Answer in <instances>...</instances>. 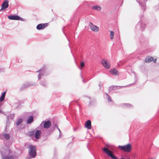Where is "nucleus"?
<instances>
[{"instance_id": "21", "label": "nucleus", "mask_w": 159, "mask_h": 159, "mask_svg": "<svg viewBox=\"0 0 159 159\" xmlns=\"http://www.w3.org/2000/svg\"><path fill=\"white\" fill-rule=\"evenodd\" d=\"M34 120L33 116H30L28 118L27 120V124H30L32 123Z\"/></svg>"}, {"instance_id": "4", "label": "nucleus", "mask_w": 159, "mask_h": 159, "mask_svg": "<svg viewBox=\"0 0 159 159\" xmlns=\"http://www.w3.org/2000/svg\"><path fill=\"white\" fill-rule=\"evenodd\" d=\"M118 148L121 150L127 153L130 152L132 149V146L130 143L124 146L119 145Z\"/></svg>"}, {"instance_id": "27", "label": "nucleus", "mask_w": 159, "mask_h": 159, "mask_svg": "<svg viewBox=\"0 0 159 159\" xmlns=\"http://www.w3.org/2000/svg\"><path fill=\"white\" fill-rule=\"evenodd\" d=\"M28 86H36L37 84L35 83H34L33 82H28Z\"/></svg>"}, {"instance_id": "46", "label": "nucleus", "mask_w": 159, "mask_h": 159, "mask_svg": "<svg viewBox=\"0 0 159 159\" xmlns=\"http://www.w3.org/2000/svg\"><path fill=\"white\" fill-rule=\"evenodd\" d=\"M143 15H140V18H141L143 17Z\"/></svg>"}, {"instance_id": "2", "label": "nucleus", "mask_w": 159, "mask_h": 159, "mask_svg": "<svg viewBox=\"0 0 159 159\" xmlns=\"http://www.w3.org/2000/svg\"><path fill=\"white\" fill-rule=\"evenodd\" d=\"M47 69V66L46 65H43L39 70L36 71L37 72H39V74L38 76V78L39 80L41 79L39 82L40 84L44 87H46L47 83L46 80L43 77L44 76H46L48 75L46 73V70Z\"/></svg>"}, {"instance_id": "33", "label": "nucleus", "mask_w": 159, "mask_h": 159, "mask_svg": "<svg viewBox=\"0 0 159 159\" xmlns=\"http://www.w3.org/2000/svg\"><path fill=\"white\" fill-rule=\"evenodd\" d=\"M134 75H135V79H134V82H135L134 83H133V84H130L129 85H132V84H134L135 83H136L137 81V78L136 77V75L135 74H134Z\"/></svg>"}, {"instance_id": "43", "label": "nucleus", "mask_w": 159, "mask_h": 159, "mask_svg": "<svg viewBox=\"0 0 159 159\" xmlns=\"http://www.w3.org/2000/svg\"><path fill=\"white\" fill-rule=\"evenodd\" d=\"M55 124H54V125H53L52 126V127L51 128V129H53V128H55V127H56V126H55Z\"/></svg>"}, {"instance_id": "12", "label": "nucleus", "mask_w": 159, "mask_h": 159, "mask_svg": "<svg viewBox=\"0 0 159 159\" xmlns=\"http://www.w3.org/2000/svg\"><path fill=\"white\" fill-rule=\"evenodd\" d=\"M47 25V23L39 24L37 26L36 29L39 30H40L44 29Z\"/></svg>"}, {"instance_id": "9", "label": "nucleus", "mask_w": 159, "mask_h": 159, "mask_svg": "<svg viewBox=\"0 0 159 159\" xmlns=\"http://www.w3.org/2000/svg\"><path fill=\"white\" fill-rule=\"evenodd\" d=\"M136 28L139 29L140 30L143 31L145 27V25L140 21L136 25Z\"/></svg>"}, {"instance_id": "45", "label": "nucleus", "mask_w": 159, "mask_h": 159, "mask_svg": "<svg viewBox=\"0 0 159 159\" xmlns=\"http://www.w3.org/2000/svg\"><path fill=\"white\" fill-rule=\"evenodd\" d=\"M78 129L77 128H73L74 131H75L77 129Z\"/></svg>"}, {"instance_id": "16", "label": "nucleus", "mask_w": 159, "mask_h": 159, "mask_svg": "<svg viewBox=\"0 0 159 159\" xmlns=\"http://www.w3.org/2000/svg\"><path fill=\"white\" fill-rule=\"evenodd\" d=\"M54 128H53L52 129H50L46 131V132L45 133L46 135L44 136L45 140L47 139L48 136L50 134L54 131Z\"/></svg>"}, {"instance_id": "48", "label": "nucleus", "mask_w": 159, "mask_h": 159, "mask_svg": "<svg viewBox=\"0 0 159 159\" xmlns=\"http://www.w3.org/2000/svg\"><path fill=\"white\" fill-rule=\"evenodd\" d=\"M121 1H122V3H121V4H122L123 3V0H121Z\"/></svg>"}, {"instance_id": "42", "label": "nucleus", "mask_w": 159, "mask_h": 159, "mask_svg": "<svg viewBox=\"0 0 159 159\" xmlns=\"http://www.w3.org/2000/svg\"><path fill=\"white\" fill-rule=\"evenodd\" d=\"M89 98L90 99V101L89 102V104L90 105L92 104V102L91 101V100L90 99V98Z\"/></svg>"}, {"instance_id": "55", "label": "nucleus", "mask_w": 159, "mask_h": 159, "mask_svg": "<svg viewBox=\"0 0 159 159\" xmlns=\"http://www.w3.org/2000/svg\"><path fill=\"white\" fill-rule=\"evenodd\" d=\"M95 159H96L95 158Z\"/></svg>"}, {"instance_id": "40", "label": "nucleus", "mask_w": 159, "mask_h": 159, "mask_svg": "<svg viewBox=\"0 0 159 159\" xmlns=\"http://www.w3.org/2000/svg\"><path fill=\"white\" fill-rule=\"evenodd\" d=\"M81 77L83 79V80H82V81L84 83H85L86 82H87V81H88V80H86V81H84V80L83 79V76L81 75Z\"/></svg>"}, {"instance_id": "3", "label": "nucleus", "mask_w": 159, "mask_h": 159, "mask_svg": "<svg viewBox=\"0 0 159 159\" xmlns=\"http://www.w3.org/2000/svg\"><path fill=\"white\" fill-rule=\"evenodd\" d=\"M29 154L30 157L28 159L35 158L37 155L36 147L35 146L30 145L29 146Z\"/></svg>"}, {"instance_id": "19", "label": "nucleus", "mask_w": 159, "mask_h": 159, "mask_svg": "<svg viewBox=\"0 0 159 159\" xmlns=\"http://www.w3.org/2000/svg\"><path fill=\"white\" fill-rule=\"evenodd\" d=\"M153 60V58L151 57H147L146 58L145 61V62L147 63H149L152 61Z\"/></svg>"}, {"instance_id": "22", "label": "nucleus", "mask_w": 159, "mask_h": 159, "mask_svg": "<svg viewBox=\"0 0 159 159\" xmlns=\"http://www.w3.org/2000/svg\"><path fill=\"white\" fill-rule=\"evenodd\" d=\"M122 106L125 108H132L133 105L129 103H123Z\"/></svg>"}, {"instance_id": "50", "label": "nucleus", "mask_w": 159, "mask_h": 159, "mask_svg": "<svg viewBox=\"0 0 159 159\" xmlns=\"http://www.w3.org/2000/svg\"><path fill=\"white\" fill-rule=\"evenodd\" d=\"M152 158V159H156V157H155V158L154 157V158Z\"/></svg>"}, {"instance_id": "11", "label": "nucleus", "mask_w": 159, "mask_h": 159, "mask_svg": "<svg viewBox=\"0 0 159 159\" xmlns=\"http://www.w3.org/2000/svg\"><path fill=\"white\" fill-rule=\"evenodd\" d=\"M89 25L90 27L91 30L93 31L98 32V27L96 25H94L92 23L90 22L89 23Z\"/></svg>"}, {"instance_id": "39", "label": "nucleus", "mask_w": 159, "mask_h": 159, "mask_svg": "<svg viewBox=\"0 0 159 159\" xmlns=\"http://www.w3.org/2000/svg\"><path fill=\"white\" fill-rule=\"evenodd\" d=\"M4 71V70L3 68H0V72H3Z\"/></svg>"}, {"instance_id": "14", "label": "nucleus", "mask_w": 159, "mask_h": 159, "mask_svg": "<svg viewBox=\"0 0 159 159\" xmlns=\"http://www.w3.org/2000/svg\"><path fill=\"white\" fill-rule=\"evenodd\" d=\"M41 133V130L39 129L37 130L35 132H34V137L36 139H38L40 138Z\"/></svg>"}, {"instance_id": "47", "label": "nucleus", "mask_w": 159, "mask_h": 159, "mask_svg": "<svg viewBox=\"0 0 159 159\" xmlns=\"http://www.w3.org/2000/svg\"><path fill=\"white\" fill-rule=\"evenodd\" d=\"M61 134H60H60H59V137H60V136H61Z\"/></svg>"}, {"instance_id": "37", "label": "nucleus", "mask_w": 159, "mask_h": 159, "mask_svg": "<svg viewBox=\"0 0 159 159\" xmlns=\"http://www.w3.org/2000/svg\"><path fill=\"white\" fill-rule=\"evenodd\" d=\"M55 126H56V127H57V129H58V130H59V133H60V134H61V130H60V129L58 127V126L57 125V124H55Z\"/></svg>"}, {"instance_id": "31", "label": "nucleus", "mask_w": 159, "mask_h": 159, "mask_svg": "<svg viewBox=\"0 0 159 159\" xmlns=\"http://www.w3.org/2000/svg\"><path fill=\"white\" fill-rule=\"evenodd\" d=\"M16 62L19 63H21L22 62V60L19 57H17L16 58Z\"/></svg>"}, {"instance_id": "17", "label": "nucleus", "mask_w": 159, "mask_h": 159, "mask_svg": "<svg viewBox=\"0 0 159 159\" xmlns=\"http://www.w3.org/2000/svg\"><path fill=\"white\" fill-rule=\"evenodd\" d=\"M4 137V138L6 140H8L10 138V136L8 134H5L4 133L3 134H1L0 135V137L2 138V137Z\"/></svg>"}, {"instance_id": "23", "label": "nucleus", "mask_w": 159, "mask_h": 159, "mask_svg": "<svg viewBox=\"0 0 159 159\" xmlns=\"http://www.w3.org/2000/svg\"><path fill=\"white\" fill-rule=\"evenodd\" d=\"M23 120L22 118H20L18 119L16 122V126H18L20 125L23 122Z\"/></svg>"}, {"instance_id": "25", "label": "nucleus", "mask_w": 159, "mask_h": 159, "mask_svg": "<svg viewBox=\"0 0 159 159\" xmlns=\"http://www.w3.org/2000/svg\"><path fill=\"white\" fill-rule=\"evenodd\" d=\"M6 116H7V120L8 121L9 119H12L14 117L15 114H11L10 115L7 116L5 114H4Z\"/></svg>"}, {"instance_id": "26", "label": "nucleus", "mask_w": 159, "mask_h": 159, "mask_svg": "<svg viewBox=\"0 0 159 159\" xmlns=\"http://www.w3.org/2000/svg\"><path fill=\"white\" fill-rule=\"evenodd\" d=\"M35 131V130H34L32 131H30L28 132V135L30 137H31L33 136L34 134V132Z\"/></svg>"}, {"instance_id": "54", "label": "nucleus", "mask_w": 159, "mask_h": 159, "mask_svg": "<svg viewBox=\"0 0 159 159\" xmlns=\"http://www.w3.org/2000/svg\"><path fill=\"white\" fill-rule=\"evenodd\" d=\"M143 42H144V40H143Z\"/></svg>"}, {"instance_id": "28", "label": "nucleus", "mask_w": 159, "mask_h": 159, "mask_svg": "<svg viewBox=\"0 0 159 159\" xmlns=\"http://www.w3.org/2000/svg\"><path fill=\"white\" fill-rule=\"evenodd\" d=\"M105 94H106L107 97V99L108 102H112L110 96L108 94L106 93H105Z\"/></svg>"}, {"instance_id": "6", "label": "nucleus", "mask_w": 159, "mask_h": 159, "mask_svg": "<svg viewBox=\"0 0 159 159\" xmlns=\"http://www.w3.org/2000/svg\"><path fill=\"white\" fill-rule=\"evenodd\" d=\"M136 1L141 7L143 11H144L146 10V3L147 0H136Z\"/></svg>"}, {"instance_id": "38", "label": "nucleus", "mask_w": 159, "mask_h": 159, "mask_svg": "<svg viewBox=\"0 0 159 159\" xmlns=\"http://www.w3.org/2000/svg\"><path fill=\"white\" fill-rule=\"evenodd\" d=\"M128 85H126V86H118V88H119V89H121L123 87H127L128 86Z\"/></svg>"}, {"instance_id": "36", "label": "nucleus", "mask_w": 159, "mask_h": 159, "mask_svg": "<svg viewBox=\"0 0 159 159\" xmlns=\"http://www.w3.org/2000/svg\"><path fill=\"white\" fill-rule=\"evenodd\" d=\"M103 84L102 83H99L98 84V86L99 87L100 89H101V87L102 86Z\"/></svg>"}, {"instance_id": "13", "label": "nucleus", "mask_w": 159, "mask_h": 159, "mask_svg": "<svg viewBox=\"0 0 159 159\" xmlns=\"http://www.w3.org/2000/svg\"><path fill=\"white\" fill-rule=\"evenodd\" d=\"M85 126L88 129H91V122L90 120H88L85 122Z\"/></svg>"}, {"instance_id": "1", "label": "nucleus", "mask_w": 159, "mask_h": 159, "mask_svg": "<svg viewBox=\"0 0 159 159\" xmlns=\"http://www.w3.org/2000/svg\"><path fill=\"white\" fill-rule=\"evenodd\" d=\"M0 153L2 159H16L15 155L12 154V151L6 146H0Z\"/></svg>"}, {"instance_id": "30", "label": "nucleus", "mask_w": 159, "mask_h": 159, "mask_svg": "<svg viewBox=\"0 0 159 159\" xmlns=\"http://www.w3.org/2000/svg\"><path fill=\"white\" fill-rule=\"evenodd\" d=\"M110 38L111 39H113V36L114 34V33L113 31H110Z\"/></svg>"}, {"instance_id": "51", "label": "nucleus", "mask_w": 159, "mask_h": 159, "mask_svg": "<svg viewBox=\"0 0 159 159\" xmlns=\"http://www.w3.org/2000/svg\"><path fill=\"white\" fill-rule=\"evenodd\" d=\"M65 28V27H63V29H62V30H63L64 28Z\"/></svg>"}, {"instance_id": "35", "label": "nucleus", "mask_w": 159, "mask_h": 159, "mask_svg": "<svg viewBox=\"0 0 159 159\" xmlns=\"http://www.w3.org/2000/svg\"><path fill=\"white\" fill-rule=\"evenodd\" d=\"M85 64L83 62H81L80 63V66L81 67H83L84 66Z\"/></svg>"}, {"instance_id": "32", "label": "nucleus", "mask_w": 159, "mask_h": 159, "mask_svg": "<svg viewBox=\"0 0 159 159\" xmlns=\"http://www.w3.org/2000/svg\"><path fill=\"white\" fill-rule=\"evenodd\" d=\"M114 90V89L112 86H110L108 88V91L109 93H110L112 91Z\"/></svg>"}, {"instance_id": "8", "label": "nucleus", "mask_w": 159, "mask_h": 159, "mask_svg": "<svg viewBox=\"0 0 159 159\" xmlns=\"http://www.w3.org/2000/svg\"><path fill=\"white\" fill-rule=\"evenodd\" d=\"M101 63L105 68L108 69L110 68L111 64L108 60L102 59L101 61Z\"/></svg>"}, {"instance_id": "52", "label": "nucleus", "mask_w": 159, "mask_h": 159, "mask_svg": "<svg viewBox=\"0 0 159 159\" xmlns=\"http://www.w3.org/2000/svg\"><path fill=\"white\" fill-rule=\"evenodd\" d=\"M2 104H1L0 103V107L1 106Z\"/></svg>"}, {"instance_id": "24", "label": "nucleus", "mask_w": 159, "mask_h": 159, "mask_svg": "<svg viewBox=\"0 0 159 159\" xmlns=\"http://www.w3.org/2000/svg\"><path fill=\"white\" fill-rule=\"evenodd\" d=\"M92 9L93 10H95L97 11H100L101 9V7L98 5L93 6L92 7Z\"/></svg>"}, {"instance_id": "34", "label": "nucleus", "mask_w": 159, "mask_h": 159, "mask_svg": "<svg viewBox=\"0 0 159 159\" xmlns=\"http://www.w3.org/2000/svg\"><path fill=\"white\" fill-rule=\"evenodd\" d=\"M112 86L113 87L114 90H115L116 89H119L118 87V86L114 85V86Z\"/></svg>"}, {"instance_id": "18", "label": "nucleus", "mask_w": 159, "mask_h": 159, "mask_svg": "<svg viewBox=\"0 0 159 159\" xmlns=\"http://www.w3.org/2000/svg\"><path fill=\"white\" fill-rule=\"evenodd\" d=\"M6 93V91L4 92H3L2 93V94L0 97V102H2L4 100L5 98Z\"/></svg>"}, {"instance_id": "20", "label": "nucleus", "mask_w": 159, "mask_h": 159, "mask_svg": "<svg viewBox=\"0 0 159 159\" xmlns=\"http://www.w3.org/2000/svg\"><path fill=\"white\" fill-rule=\"evenodd\" d=\"M29 87L28 82L24 83L20 88L21 90H23Z\"/></svg>"}, {"instance_id": "49", "label": "nucleus", "mask_w": 159, "mask_h": 159, "mask_svg": "<svg viewBox=\"0 0 159 159\" xmlns=\"http://www.w3.org/2000/svg\"><path fill=\"white\" fill-rule=\"evenodd\" d=\"M71 104V103H70L69 105V106H70V105Z\"/></svg>"}, {"instance_id": "44", "label": "nucleus", "mask_w": 159, "mask_h": 159, "mask_svg": "<svg viewBox=\"0 0 159 159\" xmlns=\"http://www.w3.org/2000/svg\"><path fill=\"white\" fill-rule=\"evenodd\" d=\"M156 61H157V60H156V59H155L153 60V62L154 63H156Z\"/></svg>"}, {"instance_id": "15", "label": "nucleus", "mask_w": 159, "mask_h": 159, "mask_svg": "<svg viewBox=\"0 0 159 159\" xmlns=\"http://www.w3.org/2000/svg\"><path fill=\"white\" fill-rule=\"evenodd\" d=\"M110 72L112 75H119V73L117 70L115 68H113L111 69L109 71Z\"/></svg>"}, {"instance_id": "29", "label": "nucleus", "mask_w": 159, "mask_h": 159, "mask_svg": "<svg viewBox=\"0 0 159 159\" xmlns=\"http://www.w3.org/2000/svg\"><path fill=\"white\" fill-rule=\"evenodd\" d=\"M10 124V122L9 121V120H7V122H6V128L5 129V131H6V129L9 126Z\"/></svg>"}, {"instance_id": "53", "label": "nucleus", "mask_w": 159, "mask_h": 159, "mask_svg": "<svg viewBox=\"0 0 159 159\" xmlns=\"http://www.w3.org/2000/svg\"><path fill=\"white\" fill-rule=\"evenodd\" d=\"M1 110H0V112H1Z\"/></svg>"}, {"instance_id": "7", "label": "nucleus", "mask_w": 159, "mask_h": 159, "mask_svg": "<svg viewBox=\"0 0 159 159\" xmlns=\"http://www.w3.org/2000/svg\"><path fill=\"white\" fill-rule=\"evenodd\" d=\"M8 19L14 20H20L22 21H24V19L17 15H11L8 16Z\"/></svg>"}, {"instance_id": "5", "label": "nucleus", "mask_w": 159, "mask_h": 159, "mask_svg": "<svg viewBox=\"0 0 159 159\" xmlns=\"http://www.w3.org/2000/svg\"><path fill=\"white\" fill-rule=\"evenodd\" d=\"M43 124V127L45 129H48L50 128L51 125V122L50 120H47V121H43L40 125L37 128L38 129H41L43 128L42 124Z\"/></svg>"}, {"instance_id": "10", "label": "nucleus", "mask_w": 159, "mask_h": 159, "mask_svg": "<svg viewBox=\"0 0 159 159\" xmlns=\"http://www.w3.org/2000/svg\"><path fill=\"white\" fill-rule=\"evenodd\" d=\"M9 1L8 0H4L2 5V8L0 9V11L2 10L5 9L8 7Z\"/></svg>"}, {"instance_id": "41", "label": "nucleus", "mask_w": 159, "mask_h": 159, "mask_svg": "<svg viewBox=\"0 0 159 159\" xmlns=\"http://www.w3.org/2000/svg\"><path fill=\"white\" fill-rule=\"evenodd\" d=\"M143 38V37H142L141 38V39H142ZM139 43H141V42L143 43L142 40H141V38L139 39Z\"/></svg>"}]
</instances>
